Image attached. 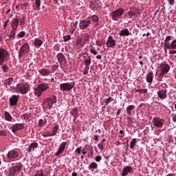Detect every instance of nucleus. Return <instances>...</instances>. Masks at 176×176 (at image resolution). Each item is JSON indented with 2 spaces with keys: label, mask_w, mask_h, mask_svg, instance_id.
<instances>
[{
  "label": "nucleus",
  "mask_w": 176,
  "mask_h": 176,
  "mask_svg": "<svg viewBox=\"0 0 176 176\" xmlns=\"http://www.w3.org/2000/svg\"><path fill=\"white\" fill-rule=\"evenodd\" d=\"M19 24L21 26H23L24 24H25V16L22 14L20 17L15 16L10 21V25L12 29L17 30Z\"/></svg>",
  "instance_id": "nucleus-1"
},
{
  "label": "nucleus",
  "mask_w": 176,
  "mask_h": 176,
  "mask_svg": "<svg viewBox=\"0 0 176 176\" xmlns=\"http://www.w3.org/2000/svg\"><path fill=\"white\" fill-rule=\"evenodd\" d=\"M50 85L47 82H41L39 84L37 87L34 88V94L36 97H41L43 91L49 89Z\"/></svg>",
  "instance_id": "nucleus-2"
},
{
  "label": "nucleus",
  "mask_w": 176,
  "mask_h": 176,
  "mask_svg": "<svg viewBox=\"0 0 176 176\" xmlns=\"http://www.w3.org/2000/svg\"><path fill=\"white\" fill-rule=\"evenodd\" d=\"M19 156H20V151L17 148L10 150L7 153V159L12 162L19 159Z\"/></svg>",
  "instance_id": "nucleus-3"
},
{
  "label": "nucleus",
  "mask_w": 176,
  "mask_h": 176,
  "mask_svg": "<svg viewBox=\"0 0 176 176\" xmlns=\"http://www.w3.org/2000/svg\"><path fill=\"white\" fill-rule=\"evenodd\" d=\"M30 90V85L28 83L17 84L16 93H21V94H27Z\"/></svg>",
  "instance_id": "nucleus-4"
},
{
  "label": "nucleus",
  "mask_w": 176,
  "mask_h": 176,
  "mask_svg": "<svg viewBox=\"0 0 176 176\" xmlns=\"http://www.w3.org/2000/svg\"><path fill=\"white\" fill-rule=\"evenodd\" d=\"M10 55L9 54V52L8 50L0 48V65H2L6 61L9 60Z\"/></svg>",
  "instance_id": "nucleus-5"
},
{
  "label": "nucleus",
  "mask_w": 176,
  "mask_h": 176,
  "mask_svg": "<svg viewBox=\"0 0 176 176\" xmlns=\"http://www.w3.org/2000/svg\"><path fill=\"white\" fill-rule=\"evenodd\" d=\"M59 87L60 91H71L75 87V82L62 83Z\"/></svg>",
  "instance_id": "nucleus-6"
},
{
  "label": "nucleus",
  "mask_w": 176,
  "mask_h": 176,
  "mask_svg": "<svg viewBox=\"0 0 176 176\" xmlns=\"http://www.w3.org/2000/svg\"><path fill=\"white\" fill-rule=\"evenodd\" d=\"M123 14H124V9L118 8L111 13V17L113 20L118 21V19H122Z\"/></svg>",
  "instance_id": "nucleus-7"
},
{
  "label": "nucleus",
  "mask_w": 176,
  "mask_h": 176,
  "mask_svg": "<svg viewBox=\"0 0 176 176\" xmlns=\"http://www.w3.org/2000/svg\"><path fill=\"white\" fill-rule=\"evenodd\" d=\"M171 67L169 66L168 64L162 63L160 66V77L164 78V75H166L168 72H169Z\"/></svg>",
  "instance_id": "nucleus-8"
},
{
  "label": "nucleus",
  "mask_w": 176,
  "mask_h": 176,
  "mask_svg": "<svg viewBox=\"0 0 176 176\" xmlns=\"http://www.w3.org/2000/svg\"><path fill=\"white\" fill-rule=\"evenodd\" d=\"M30 52V46H28V43H25L19 50L18 54H19V58L21 60V58L25 56V54H28Z\"/></svg>",
  "instance_id": "nucleus-9"
},
{
  "label": "nucleus",
  "mask_w": 176,
  "mask_h": 176,
  "mask_svg": "<svg viewBox=\"0 0 176 176\" xmlns=\"http://www.w3.org/2000/svg\"><path fill=\"white\" fill-rule=\"evenodd\" d=\"M89 7L91 10H101V1L91 0Z\"/></svg>",
  "instance_id": "nucleus-10"
},
{
  "label": "nucleus",
  "mask_w": 176,
  "mask_h": 176,
  "mask_svg": "<svg viewBox=\"0 0 176 176\" xmlns=\"http://www.w3.org/2000/svg\"><path fill=\"white\" fill-rule=\"evenodd\" d=\"M153 123L155 127H157V129H162L164 124V120L156 117L153 119Z\"/></svg>",
  "instance_id": "nucleus-11"
},
{
  "label": "nucleus",
  "mask_w": 176,
  "mask_h": 176,
  "mask_svg": "<svg viewBox=\"0 0 176 176\" xmlns=\"http://www.w3.org/2000/svg\"><path fill=\"white\" fill-rule=\"evenodd\" d=\"M90 24H91V21H90V19H82L80 21L79 28L80 30H86L88 27H90Z\"/></svg>",
  "instance_id": "nucleus-12"
},
{
  "label": "nucleus",
  "mask_w": 176,
  "mask_h": 176,
  "mask_svg": "<svg viewBox=\"0 0 176 176\" xmlns=\"http://www.w3.org/2000/svg\"><path fill=\"white\" fill-rule=\"evenodd\" d=\"M20 100V96L12 95L10 98V107H16L19 104V100Z\"/></svg>",
  "instance_id": "nucleus-13"
},
{
  "label": "nucleus",
  "mask_w": 176,
  "mask_h": 176,
  "mask_svg": "<svg viewBox=\"0 0 176 176\" xmlns=\"http://www.w3.org/2000/svg\"><path fill=\"white\" fill-rule=\"evenodd\" d=\"M24 127H25L24 124L16 123V124H12L11 127V130L12 133H17V131L24 129Z\"/></svg>",
  "instance_id": "nucleus-14"
},
{
  "label": "nucleus",
  "mask_w": 176,
  "mask_h": 176,
  "mask_svg": "<svg viewBox=\"0 0 176 176\" xmlns=\"http://www.w3.org/2000/svg\"><path fill=\"white\" fill-rule=\"evenodd\" d=\"M107 47H115L116 46V40L113 39V36H109L106 42Z\"/></svg>",
  "instance_id": "nucleus-15"
},
{
  "label": "nucleus",
  "mask_w": 176,
  "mask_h": 176,
  "mask_svg": "<svg viewBox=\"0 0 176 176\" xmlns=\"http://www.w3.org/2000/svg\"><path fill=\"white\" fill-rule=\"evenodd\" d=\"M65 146H67V142H63L57 151V152L55 153V156H60L63 152L65 150Z\"/></svg>",
  "instance_id": "nucleus-16"
},
{
  "label": "nucleus",
  "mask_w": 176,
  "mask_h": 176,
  "mask_svg": "<svg viewBox=\"0 0 176 176\" xmlns=\"http://www.w3.org/2000/svg\"><path fill=\"white\" fill-rule=\"evenodd\" d=\"M53 107V103L50 101V99L46 98L43 103V108L44 109H50Z\"/></svg>",
  "instance_id": "nucleus-17"
},
{
  "label": "nucleus",
  "mask_w": 176,
  "mask_h": 176,
  "mask_svg": "<svg viewBox=\"0 0 176 176\" xmlns=\"http://www.w3.org/2000/svg\"><path fill=\"white\" fill-rule=\"evenodd\" d=\"M91 24H94V25H98V23H100V18L97 15H92L89 17Z\"/></svg>",
  "instance_id": "nucleus-18"
},
{
  "label": "nucleus",
  "mask_w": 176,
  "mask_h": 176,
  "mask_svg": "<svg viewBox=\"0 0 176 176\" xmlns=\"http://www.w3.org/2000/svg\"><path fill=\"white\" fill-rule=\"evenodd\" d=\"M129 173H134L133 168L130 166H126L123 168L122 176H126L129 175Z\"/></svg>",
  "instance_id": "nucleus-19"
},
{
  "label": "nucleus",
  "mask_w": 176,
  "mask_h": 176,
  "mask_svg": "<svg viewBox=\"0 0 176 176\" xmlns=\"http://www.w3.org/2000/svg\"><path fill=\"white\" fill-rule=\"evenodd\" d=\"M164 47H166V49H168L169 50L176 49V39L173 40L170 44L167 43H164Z\"/></svg>",
  "instance_id": "nucleus-20"
},
{
  "label": "nucleus",
  "mask_w": 176,
  "mask_h": 176,
  "mask_svg": "<svg viewBox=\"0 0 176 176\" xmlns=\"http://www.w3.org/2000/svg\"><path fill=\"white\" fill-rule=\"evenodd\" d=\"M53 127L51 129V135L52 137H54V135H56L57 132L60 129V126L57 123H54L53 124Z\"/></svg>",
  "instance_id": "nucleus-21"
},
{
  "label": "nucleus",
  "mask_w": 176,
  "mask_h": 176,
  "mask_svg": "<svg viewBox=\"0 0 176 176\" xmlns=\"http://www.w3.org/2000/svg\"><path fill=\"white\" fill-rule=\"evenodd\" d=\"M157 96L160 100H164L165 98H167V90H162L160 89L159 91H157Z\"/></svg>",
  "instance_id": "nucleus-22"
},
{
  "label": "nucleus",
  "mask_w": 176,
  "mask_h": 176,
  "mask_svg": "<svg viewBox=\"0 0 176 176\" xmlns=\"http://www.w3.org/2000/svg\"><path fill=\"white\" fill-rule=\"evenodd\" d=\"M70 114L72 115V116L74 118V120L76 121L78 117L79 116V111L78 110V107L72 109L70 111Z\"/></svg>",
  "instance_id": "nucleus-23"
},
{
  "label": "nucleus",
  "mask_w": 176,
  "mask_h": 176,
  "mask_svg": "<svg viewBox=\"0 0 176 176\" xmlns=\"http://www.w3.org/2000/svg\"><path fill=\"white\" fill-rule=\"evenodd\" d=\"M12 167L14 169V171H15V173L17 174V173H20L21 171V168H23V164L19 162Z\"/></svg>",
  "instance_id": "nucleus-24"
},
{
  "label": "nucleus",
  "mask_w": 176,
  "mask_h": 176,
  "mask_svg": "<svg viewBox=\"0 0 176 176\" xmlns=\"http://www.w3.org/2000/svg\"><path fill=\"white\" fill-rule=\"evenodd\" d=\"M36 148H38V143L34 142L30 144L29 147L26 149V151L31 153V152L34 151Z\"/></svg>",
  "instance_id": "nucleus-25"
},
{
  "label": "nucleus",
  "mask_w": 176,
  "mask_h": 176,
  "mask_svg": "<svg viewBox=\"0 0 176 176\" xmlns=\"http://www.w3.org/2000/svg\"><path fill=\"white\" fill-rule=\"evenodd\" d=\"M135 10H134V8H131L130 10L125 14V16L129 19H131L133 16H135Z\"/></svg>",
  "instance_id": "nucleus-26"
},
{
  "label": "nucleus",
  "mask_w": 176,
  "mask_h": 176,
  "mask_svg": "<svg viewBox=\"0 0 176 176\" xmlns=\"http://www.w3.org/2000/svg\"><path fill=\"white\" fill-rule=\"evenodd\" d=\"M38 74H41L42 76H49L51 72L47 69H42L38 70Z\"/></svg>",
  "instance_id": "nucleus-27"
},
{
  "label": "nucleus",
  "mask_w": 176,
  "mask_h": 176,
  "mask_svg": "<svg viewBox=\"0 0 176 176\" xmlns=\"http://www.w3.org/2000/svg\"><path fill=\"white\" fill-rule=\"evenodd\" d=\"M56 58L59 64H63V62L65 60V56L63 53H58L56 55Z\"/></svg>",
  "instance_id": "nucleus-28"
},
{
  "label": "nucleus",
  "mask_w": 176,
  "mask_h": 176,
  "mask_svg": "<svg viewBox=\"0 0 176 176\" xmlns=\"http://www.w3.org/2000/svg\"><path fill=\"white\" fill-rule=\"evenodd\" d=\"M135 109V106L131 104L126 107V113L129 116L133 115V111L134 112V109Z\"/></svg>",
  "instance_id": "nucleus-29"
},
{
  "label": "nucleus",
  "mask_w": 176,
  "mask_h": 176,
  "mask_svg": "<svg viewBox=\"0 0 176 176\" xmlns=\"http://www.w3.org/2000/svg\"><path fill=\"white\" fill-rule=\"evenodd\" d=\"M146 80L148 83L153 82V72H149L146 75Z\"/></svg>",
  "instance_id": "nucleus-30"
},
{
  "label": "nucleus",
  "mask_w": 176,
  "mask_h": 176,
  "mask_svg": "<svg viewBox=\"0 0 176 176\" xmlns=\"http://www.w3.org/2000/svg\"><path fill=\"white\" fill-rule=\"evenodd\" d=\"M16 31H17L16 29L12 28L10 34L8 35L9 39H16Z\"/></svg>",
  "instance_id": "nucleus-31"
},
{
  "label": "nucleus",
  "mask_w": 176,
  "mask_h": 176,
  "mask_svg": "<svg viewBox=\"0 0 176 176\" xmlns=\"http://www.w3.org/2000/svg\"><path fill=\"white\" fill-rule=\"evenodd\" d=\"M119 35L120 36H129V35H130V32L129 31V29L124 28L120 31Z\"/></svg>",
  "instance_id": "nucleus-32"
},
{
  "label": "nucleus",
  "mask_w": 176,
  "mask_h": 176,
  "mask_svg": "<svg viewBox=\"0 0 176 176\" xmlns=\"http://www.w3.org/2000/svg\"><path fill=\"white\" fill-rule=\"evenodd\" d=\"M4 118L5 120H7V122H12L13 120V117H12V115H10V113L8 111L4 112Z\"/></svg>",
  "instance_id": "nucleus-33"
},
{
  "label": "nucleus",
  "mask_w": 176,
  "mask_h": 176,
  "mask_svg": "<svg viewBox=\"0 0 176 176\" xmlns=\"http://www.w3.org/2000/svg\"><path fill=\"white\" fill-rule=\"evenodd\" d=\"M88 168L91 170V171H94V170L98 168V164L96 162H92L89 165Z\"/></svg>",
  "instance_id": "nucleus-34"
},
{
  "label": "nucleus",
  "mask_w": 176,
  "mask_h": 176,
  "mask_svg": "<svg viewBox=\"0 0 176 176\" xmlns=\"http://www.w3.org/2000/svg\"><path fill=\"white\" fill-rule=\"evenodd\" d=\"M13 82V78L10 77L9 78H7L3 81V83L4 86H10L12 83Z\"/></svg>",
  "instance_id": "nucleus-35"
},
{
  "label": "nucleus",
  "mask_w": 176,
  "mask_h": 176,
  "mask_svg": "<svg viewBox=\"0 0 176 176\" xmlns=\"http://www.w3.org/2000/svg\"><path fill=\"white\" fill-rule=\"evenodd\" d=\"M43 43V41H42V40H41L39 38L34 39V45L35 47H39L42 46Z\"/></svg>",
  "instance_id": "nucleus-36"
},
{
  "label": "nucleus",
  "mask_w": 176,
  "mask_h": 176,
  "mask_svg": "<svg viewBox=\"0 0 176 176\" xmlns=\"http://www.w3.org/2000/svg\"><path fill=\"white\" fill-rule=\"evenodd\" d=\"M16 173L12 166H10L8 169V176H16Z\"/></svg>",
  "instance_id": "nucleus-37"
},
{
  "label": "nucleus",
  "mask_w": 176,
  "mask_h": 176,
  "mask_svg": "<svg viewBox=\"0 0 176 176\" xmlns=\"http://www.w3.org/2000/svg\"><path fill=\"white\" fill-rule=\"evenodd\" d=\"M136 144H137V139H135V138L132 139L131 144H130V148L134 149Z\"/></svg>",
  "instance_id": "nucleus-38"
},
{
  "label": "nucleus",
  "mask_w": 176,
  "mask_h": 176,
  "mask_svg": "<svg viewBox=\"0 0 176 176\" xmlns=\"http://www.w3.org/2000/svg\"><path fill=\"white\" fill-rule=\"evenodd\" d=\"M85 65H91V57L88 56V59H85L83 61Z\"/></svg>",
  "instance_id": "nucleus-39"
},
{
  "label": "nucleus",
  "mask_w": 176,
  "mask_h": 176,
  "mask_svg": "<svg viewBox=\"0 0 176 176\" xmlns=\"http://www.w3.org/2000/svg\"><path fill=\"white\" fill-rule=\"evenodd\" d=\"M1 69L4 74H8L9 72V67L6 65H1Z\"/></svg>",
  "instance_id": "nucleus-40"
},
{
  "label": "nucleus",
  "mask_w": 176,
  "mask_h": 176,
  "mask_svg": "<svg viewBox=\"0 0 176 176\" xmlns=\"http://www.w3.org/2000/svg\"><path fill=\"white\" fill-rule=\"evenodd\" d=\"M47 99L50 100V101L52 104L56 103L57 101V97H56V96H54V95L52 96L50 98H47Z\"/></svg>",
  "instance_id": "nucleus-41"
},
{
  "label": "nucleus",
  "mask_w": 176,
  "mask_h": 176,
  "mask_svg": "<svg viewBox=\"0 0 176 176\" xmlns=\"http://www.w3.org/2000/svg\"><path fill=\"white\" fill-rule=\"evenodd\" d=\"M41 0L35 1L36 10H41Z\"/></svg>",
  "instance_id": "nucleus-42"
},
{
  "label": "nucleus",
  "mask_w": 176,
  "mask_h": 176,
  "mask_svg": "<svg viewBox=\"0 0 176 176\" xmlns=\"http://www.w3.org/2000/svg\"><path fill=\"white\" fill-rule=\"evenodd\" d=\"M46 124V118H45V122H43V120L40 119L38 120V127H43Z\"/></svg>",
  "instance_id": "nucleus-43"
},
{
  "label": "nucleus",
  "mask_w": 176,
  "mask_h": 176,
  "mask_svg": "<svg viewBox=\"0 0 176 176\" xmlns=\"http://www.w3.org/2000/svg\"><path fill=\"white\" fill-rule=\"evenodd\" d=\"M136 93H140V94H142V93L144 94H146V93H148V89H136Z\"/></svg>",
  "instance_id": "nucleus-44"
},
{
  "label": "nucleus",
  "mask_w": 176,
  "mask_h": 176,
  "mask_svg": "<svg viewBox=\"0 0 176 176\" xmlns=\"http://www.w3.org/2000/svg\"><path fill=\"white\" fill-rule=\"evenodd\" d=\"M98 148H99V149L100 151H103L104 148H105V144H104V142H100L98 144Z\"/></svg>",
  "instance_id": "nucleus-45"
},
{
  "label": "nucleus",
  "mask_w": 176,
  "mask_h": 176,
  "mask_svg": "<svg viewBox=\"0 0 176 176\" xmlns=\"http://www.w3.org/2000/svg\"><path fill=\"white\" fill-rule=\"evenodd\" d=\"M89 69H90V65H85V67L84 68L83 74L87 75V74H89Z\"/></svg>",
  "instance_id": "nucleus-46"
},
{
  "label": "nucleus",
  "mask_w": 176,
  "mask_h": 176,
  "mask_svg": "<svg viewBox=\"0 0 176 176\" xmlns=\"http://www.w3.org/2000/svg\"><path fill=\"white\" fill-rule=\"evenodd\" d=\"M90 53H91L92 54H94V56H96V54H98V52H97V50H96V48H94V47H91Z\"/></svg>",
  "instance_id": "nucleus-47"
},
{
  "label": "nucleus",
  "mask_w": 176,
  "mask_h": 176,
  "mask_svg": "<svg viewBox=\"0 0 176 176\" xmlns=\"http://www.w3.org/2000/svg\"><path fill=\"white\" fill-rule=\"evenodd\" d=\"M160 90H164V91L167 90V84L162 83L160 87Z\"/></svg>",
  "instance_id": "nucleus-48"
},
{
  "label": "nucleus",
  "mask_w": 176,
  "mask_h": 176,
  "mask_svg": "<svg viewBox=\"0 0 176 176\" xmlns=\"http://www.w3.org/2000/svg\"><path fill=\"white\" fill-rule=\"evenodd\" d=\"M173 39L172 36H166V39L164 40V43H168V45H170V43H168L169 41H171Z\"/></svg>",
  "instance_id": "nucleus-49"
},
{
  "label": "nucleus",
  "mask_w": 176,
  "mask_h": 176,
  "mask_svg": "<svg viewBox=\"0 0 176 176\" xmlns=\"http://www.w3.org/2000/svg\"><path fill=\"white\" fill-rule=\"evenodd\" d=\"M64 42H68V41H71V35H66L63 36Z\"/></svg>",
  "instance_id": "nucleus-50"
},
{
  "label": "nucleus",
  "mask_w": 176,
  "mask_h": 176,
  "mask_svg": "<svg viewBox=\"0 0 176 176\" xmlns=\"http://www.w3.org/2000/svg\"><path fill=\"white\" fill-rule=\"evenodd\" d=\"M111 101H113V98L112 97H109L106 100H104L105 105H108Z\"/></svg>",
  "instance_id": "nucleus-51"
},
{
  "label": "nucleus",
  "mask_w": 176,
  "mask_h": 176,
  "mask_svg": "<svg viewBox=\"0 0 176 176\" xmlns=\"http://www.w3.org/2000/svg\"><path fill=\"white\" fill-rule=\"evenodd\" d=\"M84 41L85 42H89L90 35H89L88 34H85V35L84 36Z\"/></svg>",
  "instance_id": "nucleus-52"
},
{
  "label": "nucleus",
  "mask_w": 176,
  "mask_h": 176,
  "mask_svg": "<svg viewBox=\"0 0 176 176\" xmlns=\"http://www.w3.org/2000/svg\"><path fill=\"white\" fill-rule=\"evenodd\" d=\"M17 36H18L19 38H23V36H25V32H24V31L20 32L17 34Z\"/></svg>",
  "instance_id": "nucleus-53"
},
{
  "label": "nucleus",
  "mask_w": 176,
  "mask_h": 176,
  "mask_svg": "<svg viewBox=\"0 0 176 176\" xmlns=\"http://www.w3.org/2000/svg\"><path fill=\"white\" fill-rule=\"evenodd\" d=\"M43 137H53L51 132L47 131L43 134Z\"/></svg>",
  "instance_id": "nucleus-54"
},
{
  "label": "nucleus",
  "mask_w": 176,
  "mask_h": 176,
  "mask_svg": "<svg viewBox=\"0 0 176 176\" xmlns=\"http://www.w3.org/2000/svg\"><path fill=\"white\" fill-rule=\"evenodd\" d=\"M95 160L96 162H100L101 160H102V157H101V155H97L95 157Z\"/></svg>",
  "instance_id": "nucleus-55"
},
{
  "label": "nucleus",
  "mask_w": 176,
  "mask_h": 176,
  "mask_svg": "<svg viewBox=\"0 0 176 176\" xmlns=\"http://www.w3.org/2000/svg\"><path fill=\"white\" fill-rule=\"evenodd\" d=\"M0 135L6 137V135H8V132L6 130L0 131Z\"/></svg>",
  "instance_id": "nucleus-56"
},
{
  "label": "nucleus",
  "mask_w": 176,
  "mask_h": 176,
  "mask_svg": "<svg viewBox=\"0 0 176 176\" xmlns=\"http://www.w3.org/2000/svg\"><path fill=\"white\" fill-rule=\"evenodd\" d=\"M28 6H29L28 3H26L23 4L21 8H22L23 10H27V9L28 8Z\"/></svg>",
  "instance_id": "nucleus-57"
},
{
  "label": "nucleus",
  "mask_w": 176,
  "mask_h": 176,
  "mask_svg": "<svg viewBox=\"0 0 176 176\" xmlns=\"http://www.w3.org/2000/svg\"><path fill=\"white\" fill-rule=\"evenodd\" d=\"M9 23V19H7L4 21L3 23V30H5L8 27V24Z\"/></svg>",
  "instance_id": "nucleus-58"
},
{
  "label": "nucleus",
  "mask_w": 176,
  "mask_h": 176,
  "mask_svg": "<svg viewBox=\"0 0 176 176\" xmlns=\"http://www.w3.org/2000/svg\"><path fill=\"white\" fill-rule=\"evenodd\" d=\"M75 152L76 153H78L79 155H80L81 152H82V147H78L76 150Z\"/></svg>",
  "instance_id": "nucleus-59"
},
{
  "label": "nucleus",
  "mask_w": 176,
  "mask_h": 176,
  "mask_svg": "<svg viewBox=\"0 0 176 176\" xmlns=\"http://www.w3.org/2000/svg\"><path fill=\"white\" fill-rule=\"evenodd\" d=\"M168 2L169 3L170 6H174L175 0H168Z\"/></svg>",
  "instance_id": "nucleus-60"
},
{
  "label": "nucleus",
  "mask_w": 176,
  "mask_h": 176,
  "mask_svg": "<svg viewBox=\"0 0 176 176\" xmlns=\"http://www.w3.org/2000/svg\"><path fill=\"white\" fill-rule=\"evenodd\" d=\"M172 120L174 122V123H176V113L172 114Z\"/></svg>",
  "instance_id": "nucleus-61"
},
{
  "label": "nucleus",
  "mask_w": 176,
  "mask_h": 176,
  "mask_svg": "<svg viewBox=\"0 0 176 176\" xmlns=\"http://www.w3.org/2000/svg\"><path fill=\"white\" fill-rule=\"evenodd\" d=\"M75 28H73L72 29H69V34H71L72 35V34H74V32H75Z\"/></svg>",
  "instance_id": "nucleus-62"
},
{
  "label": "nucleus",
  "mask_w": 176,
  "mask_h": 176,
  "mask_svg": "<svg viewBox=\"0 0 176 176\" xmlns=\"http://www.w3.org/2000/svg\"><path fill=\"white\" fill-rule=\"evenodd\" d=\"M22 116L25 120H27V119L29 118L28 113L23 114Z\"/></svg>",
  "instance_id": "nucleus-63"
},
{
  "label": "nucleus",
  "mask_w": 176,
  "mask_h": 176,
  "mask_svg": "<svg viewBox=\"0 0 176 176\" xmlns=\"http://www.w3.org/2000/svg\"><path fill=\"white\" fill-rule=\"evenodd\" d=\"M169 54H176V50H170L169 51Z\"/></svg>",
  "instance_id": "nucleus-64"
}]
</instances>
